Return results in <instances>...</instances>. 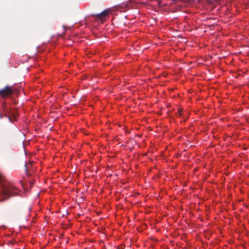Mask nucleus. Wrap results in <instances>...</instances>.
Instances as JSON below:
<instances>
[{"label":"nucleus","mask_w":249,"mask_h":249,"mask_svg":"<svg viewBox=\"0 0 249 249\" xmlns=\"http://www.w3.org/2000/svg\"><path fill=\"white\" fill-rule=\"evenodd\" d=\"M181 110H179L178 111V113H179V115H181Z\"/></svg>","instance_id":"8"},{"label":"nucleus","mask_w":249,"mask_h":249,"mask_svg":"<svg viewBox=\"0 0 249 249\" xmlns=\"http://www.w3.org/2000/svg\"><path fill=\"white\" fill-rule=\"evenodd\" d=\"M2 116H2V114L1 113H0V119H2Z\"/></svg>","instance_id":"6"},{"label":"nucleus","mask_w":249,"mask_h":249,"mask_svg":"<svg viewBox=\"0 0 249 249\" xmlns=\"http://www.w3.org/2000/svg\"><path fill=\"white\" fill-rule=\"evenodd\" d=\"M2 109L4 112V116L7 117L9 121H12V117H10V112L11 110L9 109L5 104H3Z\"/></svg>","instance_id":"4"},{"label":"nucleus","mask_w":249,"mask_h":249,"mask_svg":"<svg viewBox=\"0 0 249 249\" xmlns=\"http://www.w3.org/2000/svg\"><path fill=\"white\" fill-rule=\"evenodd\" d=\"M2 176L0 174V184H2ZM18 189L12 183H4L0 187V198L1 200H6L10 196H17Z\"/></svg>","instance_id":"1"},{"label":"nucleus","mask_w":249,"mask_h":249,"mask_svg":"<svg viewBox=\"0 0 249 249\" xmlns=\"http://www.w3.org/2000/svg\"><path fill=\"white\" fill-rule=\"evenodd\" d=\"M25 168H26V171L27 172V168H28V167H27V165H25Z\"/></svg>","instance_id":"7"},{"label":"nucleus","mask_w":249,"mask_h":249,"mask_svg":"<svg viewBox=\"0 0 249 249\" xmlns=\"http://www.w3.org/2000/svg\"><path fill=\"white\" fill-rule=\"evenodd\" d=\"M109 14V12L108 10H105L103 11L101 13L98 14H91V16L95 17L99 19H103L107 16H108Z\"/></svg>","instance_id":"3"},{"label":"nucleus","mask_w":249,"mask_h":249,"mask_svg":"<svg viewBox=\"0 0 249 249\" xmlns=\"http://www.w3.org/2000/svg\"><path fill=\"white\" fill-rule=\"evenodd\" d=\"M18 115V113L17 111L11 110L10 112V117H12V121L10 122H13Z\"/></svg>","instance_id":"5"},{"label":"nucleus","mask_w":249,"mask_h":249,"mask_svg":"<svg viewBox=\"0 0 249 249\" xmlns=\"http://www.w3.org/2000/svg\"><path fill=\"white\" fill-rule=\"evenodd\" d=\"M13 93V90L9 86H6L4 89L0 90V96L6 98Z\"/></svg>","instance_id":"2"}]
</instances>
